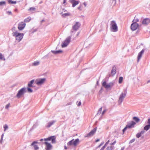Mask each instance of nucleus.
<instances>
[{
    "mask_svg": "<svg viewBox=\"0 0 150 150\" xmlns=\"http://www.w3.org/2000/svg\"><path fill=\"white\" fill-rule=\"evenodd\" d=\"M8 2L9 3H11L12 4H16V1H13L11 0H8Z\"/></svg>",
    "mask_w": 150,
    "mask_h": 150,
    "instance_id": "nucleus-33",
    "label": "nucleus"
},
{
    "mask_svg": "<svg viewBox=\"0 0 150 150\" xmlns=\"http://www.w3.org/2000/svg\"><path fill=\"white\" fill-rule=\"evenodd\" d=\"M127 89H125L123 90V93L122 92L120 96L119 99L118 100V103L119 104H121L123 101L127 93Z\"/></svg>",
    "mask_w": 150,
    "mask_h": 150,
    "instance_id": "nucleus-3",
    "label": "nucleus"
},
{
    "mask_svg": "<svg viewBox=\"0 0 150 150\" xmlns=\"http://www.w3.org/2000/svg\"><path fill=\"white\" fill-rule=\"evenodd\" d=\"M75 141H79V139H76Z\"/></svg>",
    "mask_w": 150,
    "mask_h": 150,
    "instance_id": "nucleus-60",
    "label": "nucleus"
},
{
    "mask_svg": "<svg viewBox=\"0 0 150 150\" xmlns=\"http://www.w3.org/2000/svg\"><path fill=\"white\" fill-rule=\"evenodd\" d=\"M150 128V124H149L146 125L144 127V129L146 131L148 130Z\"/></svg>",
    "mask_w": 150,
    "mask_h": 150,
    "instance_id": "nucleus-23",
    "label": "nucleus"
},
{
    "mask_svg": "<svg viewBox=\"0 0 150 150\" xmlns=\"http://www.w3.org/2000/svg\"><path fill=\"white\" fill-rule=\"evenodd\" d=\"M106 110H104L102 113V115H103L106 112Z\"/></svg>",
    "mask_w": 150,
    "mask_h": 150,
    "instance_id": "nucleus-52",
    "label": "nucleus"
},
{
    "mask_svg": "<svg viewBox=\"0 0 150 150\" xmlns=\"http://www.w3.org/2000/svg\"><path fill=\"white\" fill-rule=\"evenodd\" d=\"M81 104V102H79L78 104H77V105L78 106H80Z\"/></svg>",
    "mask_w": 150,
    "mask_h": 150,
    "instance_id": "nucleus-53",
    "label": "nucleus"
},
{
    "mask_svg": "<svg viewBox=\"0 0 150 150\" xmlns=\"http://www.w3.org/2000/svg\"><path fill=\"white\" fill-rule=\"evenodd\" d=\"M147 123L148 124H150V118L148 119Z\"/></svg>",
    "mask_w": 150,
    "mask_h": 150,
    "instance_id": "nucleus-48",
    "label": "nucleus"
},
{
    "mask_svg": "<svg viewBox=\"0 0 150 150\" xmlns=\"http://www.w3.org/2000/svg\"><path fill=\"white\" fill-rule=\"evenodd\" d=\"M136 123L133 121H132L127 123V125H126L127 127L129 128H131L134 127V126L135 125Z\"/></svg>",
    "mask_w": 150,
    "mask_h": 150,
    "instance_id": "nucleus-11",
    "label": "nucleus"
},
{
    "mask_svg": "<svg viewBox=\"0 0 150 150\" xmlns=\"http://www.w3.org/2000/svg\"><path fill=\"white\" fill-rule=\"evenodd\" d=\"M79 141H69L68 143V145L75 146L79 143Z\"/></svg>",
    "mask_w": 150,
    "mask_h": 150,
    "instance_id": "nucleus-16",
    "label": "nucleus"
},
{
    "mask_svg": "<svg viewBox=\"0 0 150 150\" xmlns=\"http://www.w3.org/2000/svg\"><path fill=\"white\" fill-rule=\"evenodd\" d=\"M123 80V77L122 76H120L119 77V83H122Z\"/></svg>",
    "mask_w": 150,
    "mask_h": 150,
    "instance_id": "nucleus-32",
    "label": "nucleus"
},
{
    "mask_svg": "<svg viewBox=\"0 0 150 150\" xmlns=\"http://www.w3.org/2000/svg\"><path fill=\"white\" fill-rule=\"evenodd\" d=\"M37 124H34L33 126L32 127V128H31L30 129V131H31L33 129H34V128H35V127H36L37 126Z\"/></svg>",
    "mask_w": 150,
    "mask_h": 150,
    "instance_id": "nucleus-39",
    "label": "nucleus"
},
{
    "mask_svg": "<svg viewBox=\"0 0 150 150\" xmlns=\"http://www.w3.org/2000/svg\"><path fill=\"white\" fill-rule=\"evenodd\" d=\"M37 143L38 142H37L34 141L32 144V145L33 146L35 149V150H37L38 149H39V147H38V146L36 145V144H37Z\"/></svg>",
    "mask_w": 150,
    "mask_h": 150,
    "instance_id": "nucleus-18",
    "label": "nucleus"
},
{
    "mask_svg": "<svg viewBox=\"0 0 150 150\" xmlns=\"http://www.w3.org/2000/svg\"><path fill=\"white\" fill-rule=\"evenodd\" d=\"M149 82H150V80H148V81H147V83H149Z\"/></svg>",
    "mask_w": 150,
    "mask_h": 150,
    "instance_id": "nucleus-61",
    "label": "nucleus"
},
{
    "mask_svg": "<svg viewBox=\"0 0 150 150\" xmlns=\"http://www.w3.org/2000/svg\"><path fill=\"white\" fill-rule=\"evenodd\" d=\"M69 1L72 4V6L73 7H74L79 3V1H76L75 0H69Z\"/></svg>",
    "mask_w": 150,
    "mask_h": 150,
    "instance_id": "nucleus-15",
    "label": "nucleus"
},
{
    "mask_svg": "<svg viewBox=\"0 0 150 150\" xmlns=\"http://www.w3.org/2000/svg\"><path fill=\"white\" fill-rule=\"evenodd\" d=\"M26 91V88L25 87L23 88L18 91L16 96L18 98H20L21 96L23 95Z\"/></svg>",
    "mask_w": 150,
    "mask_h": 150,
    "instance_id": "nucleus-4",
    "label": "nucleus"
},
{
    "mask_svg": "<svg viewBox=\"0 0 150 150\" xmlns=\"http://www.w3.org/2000/svg\"><path fill=\"white\" fill-rule=\"evenodd\" d=\"M78 9L80 11L82 10V8H81V6H79L78 7Z\"/></svg>",
    "mask_w": 150,
    "mask_h": 150,
    "instance_id": "nucleus-51",
    "label": "nucleus"
},
{
    "mask_svg": "<svg viewBox=\"0 0 150 150\" xmlns=\"http://www.w3.org/2000/svg\"><path fill=\"white\" fill-rule=\"evenodd\" d=\"M108 84L110 86V87H111L114 85V83L113 82H110Z\"/></svg>",
    "mask_w": 150,
    "mask_h": 150,
    "instance_id": "nucleus-43",
    "label": "nucleus"
},
{
    "mask_svg": "<svg viewBox=\"0 0 150 150\" xmlns=\"http://www.w3.org/2000/svg\"><path fill=\"white\" fill-rule=\"evenodd\" d=\"M67 0H64L63 1V4H64L67 2Z\"/></svg>",
    "mask_w": 150,
    "mask_h": 150,
    "instance_id": "nucleus-55",
    "label": "nucleus"
},
{
    "mask_svg": "<svg viewBox=\"0 0 150 150\" xmlns=\"http://www.w3.org/2000/svg\"><path fill=\"white\" fill-rule=\"evenodd\" d=\"M69 44L65 41H64V42L62 45V47H67Z\"/></svg>",
    "mask_w": 150,
    "mask_h": 150,
    "instance_id": "nucleus-25",
    "label": "nucleus"
},
{
    "mask_svg": "<svg viewBox=\"0 0 150 150\" xmlns=\"http://www.w3.org/2000/svg\"><path fill=\"white\" fill-rule=\"evenodd\" d=\"M15 11L17 12L18 11V10L17 9H15L14 10Z\"/></svg>",
    "mask_w": 150,
    "mask_h": 150,
    "instance_id": "nucleus-59",
    "label": "nucleus"
},
{
    "mask_svg": "<svg viewBox=\"0 0 150 150\" xmlns=\"http://www.w3.org/2000/svg\"><path fill=\"white\" fill-rule=\"evenodd\" d=\"M83 4L84 5L85 7H86V4L85 3H83Z\"/></svg>",
    "mask_w": 150,
    "mask_h": 150,
    "instance_id": "nucleus-57",
    "label": "nucleus"
},
{
    "mask_svg": "<svg viewBox=\"0 0 150 150\" xmlns=\"http://www.w3.org/2000/svg\"><path fill=\"white\" fill-rule=\"evenodd\" d=\"M34 82V80H33L31 81L28 83V86L29 87H32V84Z\"/></svg>",
    "mask_w": 150,
    "mask_h": 150,
    "instance_id": "nucleus-24",
    "label": "nucleus"
},
{
    "mask_svg": "<svg viewBox=\"0 0 150 150\" xmlns=\"http://www.w3.org/2000/svg\"><path fill=\"white\" fill-rule=\"evenodd\" d=\"M62 10L64 11L65 12L67 10H65L64 8H63L62 9Z\"/></svg>",
    "mask_w": 150,
    "mask_h": 150,
    "instance_id": "nucleus-58",
    "label": "nucleus"
},
{
    "mask_svg": "<svg viewBox=\"0 0 150 150\" xmlns=\"http://www.w3.org/2000/svg\"><path fill=\"white\" fill-rule=\"evenodd\" d=\"M110 28L112 31L113 32H116L118 31V27L115 21H111Z\"/></svg>",
    "mask_w": 150,
    "mask_h": 150,
    "instance_id": "nucleus-2",
    "label": "nucleus"
},
{
    "mask_svg": "<svg viewBox=\"0 0 150 150\" xmlns=\"http://www.w3.org/2000/svg\"><path fill=\"white\" fill-rule=\"evenodd\" d=\"M144 132L145 131H144L143 130L142 131L136 134V137L138 138H139L141 136L142 134H143Z\"/></svg>",
    "mask_w": 150,
    "mask_h": 150,
    "instance_id": "nucleus-21",
    "label": "nucleus"
},
{
    "mask_svg": "<svg viewBox=\"0 0 150 150\" xmlns=\"http://www.w3.org/2000/svg\"><path fill=\"white\" fill-rule=\"evenodd\" d=\"M0 59H3L4 61L5 60V59L3 57V55L1 53H0Z\"/></svg>",
    "mask_w": 150,
    "mask_h": 150,
    "instance_id": "nucleus-35",
    "label": "nucleus"
},
{
    "mask_svg": "<svg viewBox=\"0 0 150 150\" xmlns=\"http://www.w3.org/2000/svg\"><path fill=\"white\" fill-rule=\"evenodd\" d=\"M139 26V24L136 23H133L131 25V29L132 31L136 30Z\"/></svg>",
    "mask_w": 150,
    "mask_h": 150,
    "instance_id": "nucleus-8",
    "label": "nucleus"
},
{
    "mask_svg": "<svg viewBox=\"0 0 150 150\" xmlns=\"http://www.w3.org/2000/svg\"><path fill=\"white\" fill-rule=\"evenodd\" d=\"M98 83H99V82H98V81L97 82V83H96L97 85H98Z\"/></svg>",
    "mask_w": 150,
    "mask_h": 150,
    "instance_id": "nucleus-62",
    "label": "nucleus"
},
{
    "mask_svg": "<svg viewBox=\"0 0 150 150\" xmlns=\"http://www.w3.org/2000/svg\"><path fill=\"white\" fill-rule=\"evenodd\" d=\"M7 13L8 14V15H12V13L11 11H7Z\"/></svg>",
    "mask_w": 150,
    "mask_h": 150,
    "instance_id": "nucleus-50",
    "label": "nucleus"
},
{
    "mask_svg": "<svg viewBox=\"0 0 150 150\" xmlns=\"http://www.w3.org/2000/svg\"><path fill=\"white\" fill-rule=\"evenodd\" d=\"M112 146L111 145H110L107 147L106 150H112Z\"/></svg>",
    "mask_w": 150,
    "mask_h": 150,
    "instance_id": "nucleus-37",
    "label": "nucleus"
},
{
    "mask_svg": "<svg viewBox=\"0 0 150 150\" xmlns=\"http://www.w3.org/2000/svg\"><path fill=\"white\" fill-rule=\"evenodd\" d=\"M81 25V24L80 22H76L72 27V30L75 31H77L80 28Z\"/></svg>",
    "mask_w": 150,
    "mask_h": 150,
    "instance_id": "nucleus-5",
    "label": "nucleus"
},
{
    "mask_svg": "<svg viewBox=\"0 0 150 150\" xmlns=\"http://www.w3.org/2000/svg\"><path fill=\"white\" fill-rule=\"evenodd\" d=\"M70 15V14L69 13H63L62 15V16L63 17H65L66 16H69Z\"/></svg>",
    "mask_w": 150,
    "mask_h": 150,
    "instance_id": "nucleus-29",
    "label": "nucleus"
},
{
    "mask_svg": "<svg viewBox=\"0 0 150 150\" xmlns=\"http://www.w3.org/2000/svg\"><path fill=\"white\" fill-rule=\"evenodd\" d=\"M109 141H108L105 144V146H103L102 148L100 150H103L104 149V147L106 146V145L108 144V142H109Z\"/></svg>",
    "mask_w": 150,
    "mask_h": 150,
    "instance_id": "nucleus-45",
    "label": "nucleus"
},
{
    "mask_svg": "<svg viewBox=\"0 0 150 150\" xmlns=\"http://www.w3.org/2000/svg\"><path fill=\"white\" fill-rule=\"evenodd\" d=\"M6 2L5 1H2L0 2V6H2L5 4Z\"/></svg>",
    "mask_w": 150,
    "mask_h": 150,
    "instance_id": "nucleus-40",
    "label": "nucleus"
},
{
    "mask_svg": "<svg viewBox=\"0 0 150 150\" xmlns=\"http://www.w3.org/2000/svg\"><path fill=\"white\" fill-rule=\"evenodd\" d=\"M39 64V62L38 61H35L33 63V65L34 66H36L38 65Z\"/></svg>",
    "mask_w": 150,
    "mask_h": 150,
    "instance_id": "nucleus-31",
    "label": "nucleus"
},
{
    "mask_svg": "<svg viewBox=\"0 0 150 150\" xmlns=\"http://www.w3.org/2000/svg\"><path fill=\"white\" fill-rule=\"evenodd\" d=\"M11 30L13 32V33L16 31V28L15 27H13L11 29Z\"/></svg>",
    "mask_w": 150,
    "mask_h": 150,
    "instance_id": "nucleus-42",
    "label": "nucleus"
},
{
    "mask_svg": "<svg viewBox=\"0 0 150 150\" xmlns=\"http://www.w3.org/2000/svg\"><path fill=\"white\" fill-rule=\"evenodd\" d=\"M12 35L13 36L16 37V40L18 42L22 40L24 35L23 33H18L17 31L13 33Z\"/></svg>",
    "mask_w": 150,
    "mask_h": 150,
    "instance_id": "nucleus-1",
    "label": "nucleus"
},
{
    "mask_svg": "<svg viewBox=\"0 0 150 150\" xmlns=\"http://www.w3.org/2000/svg\"><path fill=\"white\" fill-rule=\"evenodd\" d=\"M102 86L106 88H110L109 84H107L105 81L103 82L102 83Z\"/></svg>",
    "mask_w": 150,
    "mask_h": 150,
    "instance_id": "nucleus-19",
    "label": "nucleus"
},
{
    "mask_svg": "<svg viewBox=\"0 0 150 150\" xmlns=\"http://www.w3.org/2000/svg\"><path fill=\"white\" fill-rule=\"evenodd\" d=\"M27 90H28V92H29V93H32L33 91L32 89H31V88H27Z\"/></svg>",
    "mask_w": 150,
    "mask_h": 150,
    "instance_id": "nucleus-38",
    "label": "nucleus"
},
{
    "mask_svg": "<svg viewBox=\"0 0 150 150\" xmlns=\"http://www.w3.org/2000/svg\"><path fill=\"white\" fill-rule=\"evenodd\" d=\"M139 21V20L138 18H136L135 17L134 19L133 20V23H137V22H138Z\"/></svg>",
    "mask_w": 150,
    "mask_h": 150,
    "instance_id": "nucleus-36",
    "label": "nucleus"
},
{
    "mask_svg": "<svg viewBox=\"0 0 150 150\" xmlns=\"http://www.w3.org/2000/svg\"><path fill=\"white\" fill-rule=\"evenodd\" d=\"M71 103H67V104H66V105H71Z\"/></svg>",
    "mask_w": 150,
    "mask_h": 150,
    "instance_id": "nucleus-56",
    "label": "nucleus"
},
{
    "mask_svg": "<svg viewBox=\"0 0 150 150\" xmlns=\"http://www.w3.org/2000/svg\"><path fill=\"white\" fill-rule=\"evenodd\" d=\"M25 23L24 22H21L18 25V28L19 30H22L25 26Z\"/></svg>",
    "mask_w": 150,
    "mask_h": 150,
    "instance_id": "nucleus-10",
    "label": "nucleus"
},
{
    "mask_svg": "<svg viewBox=\"0 0 150 150\" xmlns=\"http://www.w3.org/2000/svg\"><path fill=\"white\" fill-rule=\"evenodd\" d=\"M150 23V19L149 18L144 19L143 20L142 23L144 25H147Z\"/></svg>",
    "mask_w": 150,
    "mask_h": 150,
    "instance_id": "nucleus-14",
    "label": "nucleus"
},
{
    "mask_svg": "<svg viewBox=\"0 0 150 150\" xmlns=\"http://www.w3.org/2000/svg\"><path fill=\"white\" fill-rule=\"evenodd\" d=\"M127 128H128L127 127V126H126V127L124 129H123L122 132L123 133L125 131L126 129Z\"/></svg>",
    "mask_w": 150,
    "mask_h": 150,
    "instance_id": "nucleus-46",
    "label": "nucleus"
},
{
    "mask_svg": "<svg viewBox=\"0 0 150 150\" xmlns=\"http://www.w3.org/2000/svg\"><path fill=\"white\" fill-rule=\"evenodd\" d=\"M56 138V136H53L44 139H41L40 141H55Z\"/></svg>",
    "mask_w": 150,
    "mask_h": 150,
    "instance_id": "nucleus-9",
    "label": "nucleus"
},
{
    "mask_svg": "<svg viewBox=\"0 0 150 150\" xmlns=\"http://www.w3.org/2000/svg\"><path fill=\"white\" fill-rule=\"evenodd\" d=\"M45 149L46 150H51L52 148V146L50 143L47 142H45Z\"/></svg>",
    "mask_w": 150,
    "mask_h": 150,
    "instance_id": "nucleus-12",
    "label": "nucleus"
},
{
    "mask_svg": "<svg viewBox=\"0 0 150 150\" xmlns=\"http://www.w3.org/2000/svg\"><path fill=\"white\" fill-rule=\"evenodd\" d=\"M62 52V51L61 50H56V54L60 53Z\"/></svg>",
    "mask_w": 150,
    "mask_h": 150,
    "instance_id": "nucleus-41",
    "label": "nucleus"
},
{
    "mask_svg": "<svg viewBox=\"0 0 150 150\" xmlns=\"http://www.w3.org/2000/svg\"><path fill=\"white\" fill-rule=\"evenodd\" d=\"M56 122V121L55 120H52V121L49 122L46 125V127L47 128L50 127L52 125H53Z\"/></svg>",
    "mask_w": 150,
    "mask_h": 150,
    "instance_id": "nucleus-17",
    "label": "nucleus"
},
{
    "mask_svg": "<svg viewBox=\"0 0 150 150\" xmlns=\"http://www.w3.org/2000/svg\"><path fill=\"white\" fill-rule=\"evenodd\" d=\"M134 140H135V139H133L132 140H131L130 141H134Z\"/></svg>",
    "mask_w": 150,
    "mask_h": 150,
    "instance_id": "nucleus-63",
    "label": "nucleus"
},
{
    "mask_svg": "<svg viewBox=\"0 0 150 150\" xmlns=\"http://www.w3.org/2000/svg\"><path fill=\"white\" fill-rule=\"evenodd\" d=\"M10 105V103H9L8 104H7L5 107V108L6 109H7L9 107Z\"/></svg>",
    "mask_w": 150,
    "mask_h": 150,
    "instance_id": "nucleus-44",
    "label": "nucleus"
},
{
    "mask_svg": "<svg viewBox=\"0 0 150 150\" xmlns=\"http://www.w3.org/2000/svg\"><path fill=\"white\" fill-rule=\"evenodd\" d=\"M4 131L6 130L8 128V127L6 125L4 126Z\"/></svg>",
    "mask_w": 150,
    "mask_h": 150,
    "instance_id": "nucleus-47",
    "label": "nucleus"
},
{
    "mask_svg": "<svg viewBox=\"0 0 150 150\" xmlns=\"http://www.w3.org/2000/svg\"><path fill=\"white\" fill-rule=\"evenodd\" d=\"M56 51L54 50H51V52L54 54H56Z\"/></svg>",
    "mask_w": 150,
    "mask_h": 150,
    "instance_id": "nucleus-49",
    "label": "nucleus"
},
{
    "mask_svg": "<svg viewBox=\"0 0 150 150\" xmlns=\"http://www.w3.org/2000/svg\"><path fill=\"white\" fill-rule=\"evenodd\" d=\"M111 74L113 75H114L116 73V67L115 66H114L112 68L111 71Z\"/></svg>",
    "mask_w": 150,
    "mask_h": 150,
    "instance_id": "nucleus-20",
    "label": "nucleus"
},
{
    "mask_svg": "<svg viewBox=\"0 0 150 150\" xmlns=\"http://www.w3.org/2000/svg\"><path fill=\"white\" fill-rule=\"evenodd\" d=\"M35 7H32L28 9V11H35Z\"/></svg>",
    "mask_w": 150,
    "mask_h": 150,
    "instance_id": "nucleus-34",
    "label": "nucleus"
},
{
    "mask_svg": "<svg viewBox=\"0 0 150 150\" xmlns=\"http://www.w3.org/2000/svg\"><path fill=\"white\" fill-rule=\"evenodd\" d=\"M71 38V36H69L66 39L65 41H66L67 43H68L69 44L70 42Z\"/></svg>",
    "mask_w": 150,
    "mask_h": 150,
    "instance_id": "nucleus-22",
    "label": "nucleus"
},
{
    "mask_svg": "<svg viewBox=\"0 0 150 150\" xmlns=\"http://www.w3.org/2000/svg\"><path fill=\"white\" fill-rule=\"evenodd\" d=\"M133 119L137 122H139L140 120V119L138 117H133Z\"/></svg>",
    "mask_w": 150,
    "mask_h": 150,
    "instance_id": "nucleus-28",
    "label": "nucleus"
},
{
    "mask_svg": "<svg viewBox=\"0 0 150 150\" xmlns=\"http://www.w3.org/2000/svg\"><path fill=\"white\" fill-rule=\"evenodd\" d=\"M145 50V49H143L138 54L137 56V61L138 62L140 59L141 58L142 54L144 53V52Z\"/></svg>",
    "mask_w": 150,
    "mask_h": 150,
    "instance_id": "nucleus-13",
    "label": "nucleus"
},
{
    "mask_svg": "<svg viewBox=\"0 0 150 150\" xmlns=\"http://www.w3.org/2000/svg\"><path fill=\"white\" fill-rule=\"evenodd\" d=\"M97 129V127H95L89 133L87 134L84 137H90L93 135L95 134L96 131Z\"/></svg>",
    "mask_w": 150,
    "mask_h": 150,
    "instance_id": "nucleus-7",
    "label": "nucleus"
},
{
    "mask_svg": "<svg viewBox=\"0 0 150 150\" xmlns=\"http://www.w3.org/2000/svg\"><path fill=\"white\" fill-rule=\"evenodd\" d=\"M45 78H42L38 79H37L35 81V83L38 85H40L43 84L45 82Z\"/></svg>",
    "mask_w": 150,
    "mask_h": 150,
    "instance_id": "nucleus-6",
    "label": "nucleus"
},
{
    "mask_svg": "<svg viewBox=\"0 0 150 150\" xmlns=\"http://www.w3.org/2000/svg\"><path fill=\"white\" fill-rule=\"evenodd\" d=\"M3 136H4V134H3L1 135V138L0 141H2L3 137Z\"/></svg>",
    "mask_w": 150,
    "mask_h": 150,
    "instance_id": "nucleus-54",
    "label": "nucleus"
},
{
    "mask_svg": "<svg viewBox=\"0 0 150 150\" xmlns=\"http://www.w3.org/2000/svg\"><path fill=\"white\" fill-rule=\"evenodd\" d=\"M102 107H101L98 111V112L97 114V115H99L101 113L102 110Z\"/></svg>",
    "mask_w": 150,
    "mask_h": 150,
    "instance_id": "nucleus-30",
    "label": "nucleus"
},
{
    "mask_svg": "<svg viewBox=\"0 0 150 150\" xmlns=\"http://www.w3.org/2000/svg\"><path fill=\"white\" fill-rule=\"evenodd\" d=\"M64 148L65 149H67V147L66 146H64Z\"/></svg>",
    "mask_w": 150,
    "mask_h": 150,
    "instance_id": "nucleus-64",
    "label": "nucleus"
},
{
    "mask_svg": "<svg viewBox=\"0 0 150 150\" xmlns=\"http://www.w3.org/2000/svg\"><path fill=\"white\" fill-rule=\"evenodd\" d=\"M69 44L65 41H64V42L62 45V47H67Z\"/></svg>",
    "mask_w": 150,
    "mask_h": 150,
    "instance_id": "nucleus-26",
    "label": "nucleus"
},
{
    "mask_svg": "<svg viewBox=\"0 0 150 150\" xmlns=\"http://www.w3.org/2000/svg\"><path fill=\"white\" fill-rule=\"evenodd\" d=\"M31 20V18L30 17H28L24 20V22L25 23H27L29 22Z\"/></svg>",
    "mask_w": 150,
    "mask_h": 150,
    "instance_id": "nucleus-27",
    "label": "nucleus"
}]
</instances>
